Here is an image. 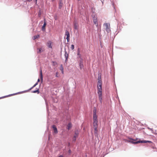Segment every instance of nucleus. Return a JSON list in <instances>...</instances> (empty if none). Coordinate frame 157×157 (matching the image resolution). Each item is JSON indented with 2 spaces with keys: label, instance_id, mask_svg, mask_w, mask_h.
Listing matches in <instances>:
<instances>
[{
  "label": "nucleus",
  "instance_id": "obj_8",
  "mask_svg": "<svg viewBox=\"0 0 157 157\" xmlns=\"http://www.w3.org/2000/svg\"><path fill=\"white\" fill-rule=\"evenodd\" d=\"M52 128L53 129L54 133L55 134H57L58 133V132L57 129L56 127V126L54 125H53L52 126Z\"/></svg>",
  "mask_w": 157,
  "mask_h": 157
},
{
  "label": "nucleus",
  "instance_id": "obj_16",
  "mask_svg": "<svg viewBox=\"0 0 157 157\" xmlns=\"http://www.w3.org/2000/svg\"><path fill=\"white\" fill-rule=\"evenodd\" d=\"M67 129L68 130H69L72 127V125L70 123H69L67 125Z\"/></svg>",
  "mask_w": 157,
  "mask_h": 157
},
{
  "label": "nucleus",
  "instance_id": "obj_10",
  "mask_svg": "<svg viewBox=\"0 0 157 157\" xmlns=\"http://www.w3.org/2000/svg\"><path fill=\"white\" fill-rule=\"evenodd\" d=\"M79 134V132L78 130H75V132L74 136L75 138H77L78 137Z\"/></svg>",
  "mask_w": 157,
  "mask_h": 157
},
{
  "label": "nucleus",
  "instance_id": "obj_4",
  "mask_svg": "<svg viewBox=\"0 0 157 157\" xmlns=\"http://www.w3.org/2000/svg\"><path fill=\"white\" fill-rule=\"evenodd\" d=\"M93 127H98V120L97 118H93Z\"/></svg>",
  "mask_w": 157,
  "mask_h": 157
},
{
  "label": "nucleus",
  "instance_id": "obj_23",
  "mask_svg": "<svg viewBox=\"0 0 157 157\" xmlns=\"http://www.w3.org/2000/svg\"><path fill=\"white\" fill-rule=\"evenodd\" d=\"M41 50H42L41 48H38L37 49V50H38L37 53H41Z\"/></svg>",
  "mask_w": 157,
  "mask_h": 157
},
{
  "label": "nucleus",
  "instance_id": "obj_6",
  "mask_svg": "<svg viewBox=\"0 0 157 157\" xmlns=\"http://www.w3.org/2000/svg\"><path fill=\"white\" fill-rule=\"evenodd\" d=\"M65 35L67 36L66 39L67 40V42H68L69 40L70 35L69 32L67 30H66L65 33Z\"/></svg>",
  "mask_w": 157,
  "mask_h": 157
},
{
  "label": "nucleus",
  "instance_id": "obj_27",
  "mask_svg": "<svg viewBox=\"0 0 157 157\" xmlns=\"http://www.w3.org/2000/svg\"><path fill=\"white\" fill-rule=\"evenodd\" d=\"M76 138H75L74 136L73 139V141H75L76 140Z\"/></svg>",
  "mask_w": 157,
  "mask_h": 157
},
{
  "label": "nucleus",
  "instance_id": "obj_20",
  "mask_svg": "<svg viewBox=\"0 0 157 157\" xmlns=\"http://www.w3.org/2000/svg\"><path fill=\"white\" fill-rule=\"evenodd\" d=\"M39 37V35H38L34 36L33 37V40H35L36 39Z\"/></svg>",
  "mask_w": 157,
  "mask_h": 157
},
{
  "label": "nucleus",
  "instance_id": "obj_17",
  "mask_svg": "<svg viewBox=\"0 0 157 157\" xmlns=\"http://www.w3.org/2000/svg\"><path fill=\"white\" fill-rule=\"evenodd\" d=\"M93 128L94 130V134H97V132H98V129H97L98 127H93Z\"/></svg>",
  "mask_w": 157,
  "mask_h": 157
},
{
  "label": "nucleus",
  "instance_id": "obj_26",
  "mask_svg": "<svg viewBox=\"0 0 157 157\" xmlns=\"http://www.w3.org/2000/svg\"><path fill=\"white\" fill-rule=\"evenodd\" d=\"M97 87L102 88V84L98 85Z\"/></svg>",
  "mask_w": 157,
  "mask_h": 157
},
{
  "label": "nucleus",
  "instance_id": "obj_2",
  "mask_svg": "<svg viewBox=\"0 0 157 157\" xmlns=\"http://www.w3.org/2000/svg\"><path fill=\"white\" fill-rule=\"evenodd\" d=\"M104 26L105 27V29L106 30L107 32L109 33L110 32V24L109 23H105L104 24Z\"/></svg>",
  "mask_w": 157,
  "mask_h": 157
},
{
  "label": "nucleus",
  "instance_id": "obj_1",
  "mask_svg": "<svg viewBox=\"0 0 157 157\" xmlns=\"http://www.w3.org/2000/svg\"><path fill=\"white\" fill-rule=\"evenodd\" d=\"M98 88V96L99 100L100 102L101 103L102 100V88Z\"/></svg>",
  "mask_w": 157,
  "mask_h": 157
},
{
  "label": "nucleus",
  "instance_id": "obj_22",
  "mask_svg": "<svg viewBox=\"0 0 157 157\" xmlns=\"http://www.w3.org/2000/svg\"><path fill=\"white\" fill-rule=\"evenodd\" d=\"M32 92L33 93H37L38 94H39V89H37L36 90L33 91Z\"/></svg>",
  "mask_w": 157,
  "mask_h": 157
},
{
  "label": "nucleus",
  "instance_id": "obj_18",
  "mask_svg": "<svg viewBox=\"0 0 157 157\" xmlns=\"http://www.w3.org/2000/svg\"><path fill=\"white\" fill-rule=\"evenodd\" d=\"M77 53V55L78 56V57L80 58L81 57V55L80 54V51L79 49L78 50Z\"/></svg>",
  "mask_w": 157,
  "mask_h": 157
},
{
  "label": "nucleus",
  "instance_id": "obj_25",
  "mask_svg": "<svg viewBox=\"0 0 157 157\" xmlns=\"http://www.w3.org/2000/svg\"><path fill=\"white\" fill-rule=\"evenodd\" d=\"M71 48L72 50H73L74 49V46L73 44H71Z\"/></svg>",
  "mask_w": 157,
  "mask_h": 157
},
{
  "label": "nucleus",
  "instance_id": "obj_5",
  "mask_svg": "<svg viewBox=\"0 0 157 157\" xmlns=\"http://www.w3.org/2000/svg\"><path fill=\"white\" fill-rule=\"evenodd\" d=\"M93 22L96 26H98V19L97 17L94 16L93 17Z\"/></svg>",
  "mask_w": 157,
  "mask_h": 157
},
{
  "label": "nucleus",
  "instance_id": "obj_13",
  "mask_svg": "<svg viewBox=\"0 0 157 157\" xmlns=\"http://www.w3.org/2000/svg\"><path fill=\"white\" fill-rule=\"evenodd\" d=\"M46 23L45 21L44 20V25L42 28V31H44L45 30V26H46Z\"/></svg>",
  "mask_w": 157,
  "mask_h": 157
},
{
  "label": "nucleus",
  "instance_id": "obj_21",
  "mask_svg": "<svg viewBox=\"0 0 157 157\" xmlns=\"http://www.w3.org/2000/svg\"><path fill=\"white\" fill-rule=\"evenodd\" d=\"M65 57L66 58V60H67L68 59V54L66 52H65Z\"/></svg>",
  "mask_w": 157,
  "mask_h": 157
},
{
  "label": "nucleus",
  "instance_id": "obj_24",
  "mask_svg": "<svg viewBox=\"0 0 157 157\" xmlns=\"http://www.w3.org/2000/svg\"><path fill=\"white\" fill-rule=\"evenodd\" d=\"M98 79L99 80L98 82V85L102 84L101 81V80H99V77H98Z\"/></svg>",
  "mask_w": 157,
  "mask_h": 157
},
{
  "label": "nucleus",
  "instance_id": "obj_31",
  "mask_svg": "<svg viewBox=\"0 0 157 157\" xmlns=\"http://www.w3.org/2000/svg\"><path fill=\"white\" fill-rule=\"evenodd\" d=\"M59 157H63V156L62 155H60Z\"/></svg>",
  "mask_w": 157,
  "mask_h": 157
},
{
  "label": "nucleus",
  "instance_id": "obj_11",
  "mask_svg": "<svg viewBox=\"0 0 157 157\" xmlns=\"http://www.w3.org/2000/svg\"><path fill=\"white\" fill-rule=\"evenodd\" d=\"M52 42L50 41H49L47 42V46L49 47L50 48H52Z\"/></svg>",
  "mask_w": 157,
  "mask_h": 157
},
{
  "label": "nucleus",
  "instance_id": "obj_19",
  "mask_svg": "<svg viewBox=\"0 0 157 157\" xmlns=\"http://www.w3.org/2000/svg\"><path fill=\"white\" fill-rule=\"evenodd\" d=\"M63 5V3L62 2V1H61L60 2L59 4V8H60V9L61 8Z\"/></svg>",
  "mask_w": 157,
  "mask_h": 157
},
{
  "label": "nucleus",
  "instance_id": "obj_14",
  "mask_svg": "<svg viewBox=\"0 0 157 157\" xmlns=\"http://www.w3.org/2000/svg\"><path fill=\"white\" fill-rule=\"evenodd\" d=\"M40 81V80L39 78L37 80V82L35 83L32 87H31L30 89L29 90H31L36 85H37L38 84V82H39Z\"/></svg>",
  "mask_w": 157,
  "mask_h": 157
},
{
  "label": "nucleus",
  "instance_id": "obj_7",
  "mask_svg": "<svg viewBox=\"0 0 157 157\" xmlns=\"http://www.w3.org/2000/svg\"><path fill=\"white\" fill-rule=\"evenodd\" d=\"M97 110L96 108H94L93 110V118H97V116L96 114Z\"/></svg>",
  "mask_w": 157,
  "mask_h": 157
},
{
  "label": "nucleus",
  "instance_id": "obj_30",
  "mask_svg": "<svg viewBox=\"0 0 157 157\" xmlns=\"http://www.w3.org/2000/svg\"><path fill=\"white\" fill-rule=\"evenodd\" d=\"M27 0L28 2H30L31 1H32V0Z\"/></svg>",
  "mask_w": 157,
  "mask_h": 157
},
{
  "label": "nucleus",
  "instance_id": "obj_9",
  "mask_svg": "<svg viewBox=\"0 0 157 157\" xmlns=\"http://www.w3.org/2000/svg\"><path fill=\"white\" fill-rule=\"evenodd\" d=\"M74 29H75L76 30H78V23L76 22V21H74Z\"/></svg>",
  "mask_w": 157,
  "mask_h": 157
},
{
  "label": "nucleus",
  "instance_id": "obj_15",
  "mask_svg": "<svg viewBox=\"0 0 157 157\" xmlns=\"http://www.w3.org/2000/svg\"><path fill=\"white\" fill-rule=\"evenodd\" d=\"M60 70L62 71V73L63 74V68L62 64H61L60 67Z\"/></svg>",
  "mask_w": 157,
  "mask_h": 157
},
{
  "label": "nucleus",
  "instance_id": "obj_12",
  "mask_svg": "<svg viewBox=\"0 0 157 157\" xmlns=\"http://www.w3.org/2000/svg\"><path fill=\"white\" fill-rule=\"evenodd\" d=\"M40 78L41 80V82H43V76L42 75V69H41L40 70Z\"/></svg>",
  "mask_w": 157,
  "mask_h": 157
},
{
  "label": "nucleus",
  "instance_id": "obj_29",
  "mask_svg": "<svg viewBox=\"0 0 157 157\" xmlns=\"http://www.w3.org/2000/svg\"><path fill=\"white\" fill-rule=\"evenodd\" d=\"M56 77H58V72H57L56 73Z\"/></svg>",
  "mask_w": 157,
  "mask_h": 157
},
{
  "label": "nucleus",
  "instance_id": "obj_3",
  "mask_svg": "<svg viewBox=\"0 0 157 157\" xmlns=\"http://www.w3.org/2000/svg\"><path fill=\"white\" fill-rule=\"evenodd\" d=\"M129 142H131L133 144H136L140 143H152L151 141H148V140L139 141H136L135 142H134L133 141H129Z\"/></svg>",
  "mask_w": 157,
  "mask_h": 157
},
{
  "label": "nucleus",
  "instance_id": "obj_32",
  "mask_svg": "<svg viewBox=\"0 0 157 157\" xmlns=\"http://www.w3.org/2000/svg\"><path fill=\"white\" fill-rule=\"evenodd\" d=\"M38 15L39 16H40V14L39 13H38Z\"/></svg>",
  "mask_w": 157,
  "mask_h": 157
},
{
  "label": "nucleus",
  "instance_id": "obj_28",
  "mask_svg": "<svg viewBox=\"0 0 157 157\" xmlns=\"http://www.w3.org/2000/svg\"><path fill=\"white\" fill-rule=\"evenodd\" d=\"M148 128V129H149L150 130H151V131L153 130L152 128Z\"/></svg>",
  "mask_w": 157,
  "mask_h": 157
}]
</instances>
